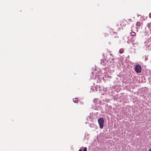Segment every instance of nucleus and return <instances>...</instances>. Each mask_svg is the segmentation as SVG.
I'll use <instances>...</instances> for the list:
<instances>
[{
	"label": "nucleus",
	"mask_w": 151,
	"mask_h": 151,
	"mask_svg": "<svg viewBox=\"0 0 151 151\" xmlns=\"http://www.w3.org/2000/svg\"><path fill=\"white\" fill-rule=\"evenodd\" d=\"M130 19L124 20H122L121 23V25L122 28H125L127 25H128L129 24Z\"/></svg>",
	"instance_id": "obj_1"
},
{
	"label": "nucleus",
	"mask_w": 151,
	"mask_h": 151,
	"mask_svg": "<svg viewBox=\"0 0 151 151\" xmlns=\"http://www.w3.org/2000/svg\"><path fill=\"white\" fill-rule=\"evenodd\" d=\"M98 122L100 128L101 129L104 127V120L103 118H99L98 119Z\"/></svg>",
	"instance_id": "obj_2"
},
{
	"label": "nucleus",
	"mask_w": 151,
	"mask_h": 151,
	"mask_svg": "<svg viewBox=\"0 0 151 151\" xmlns=\"http://www.w3.org/2000/svg\"><path fill=\"white\" fill-rule=\"evenodd\" d=\"M136 72L137 73H140L142 70V68L141 66L139 65H136L135 68Z\"/></svg>",
	"instance_id": "obj_3"
},
{
	"label": "nucleus",
	"mask_w": 151,
	"mask_h": 151,
	"mask_svg": "<svg viewBox=\"0 0 151 151\" xmlns=\"http://www.w3.org/2000/svg\"><path fill=\"white\" fill-rule=\"evenodd\" d=\"M142 23L139 22H137L136 24V26L139 27L142 24Z\"/></svg>",
	"instance_id": "obj_4"
},
{
	"label": "nucleus",
	"mask_w": 151,
	"mask_h": 151,
	"mask_svg": "<svg viewBox=\"0 0 151 151\" xmlns=\"http://www.w3.org/2000/svg\"><path fill=\"white\" fill-rule=\"evenodd\" d=\"M130 35L131 36H135L136 35V34L135 32H131Z\"/></svg>",
	"instance_id": "obj_5"
},
{
	"label": "nucleus",
	"mask_w": 151,
	"mask_h": 151,
	"mask_svg": "<svg viewBox=\"0 0 151 151\" xmlns=\"http://www.w3.org/2000/svg\"><path fill=\"white\" fill-rule=\"evenodd\" d=\"M73 101L75 103H76L78 102V99L76 98H74L73 99Z\"/></svg>",
	"instance_id": "obj_6"
},
{
	"label": "nucleus",
	"mask_w": 151,
	"mask_h": 151,
	"mask_svg": "<svg viewBox=\"0 0 151 151\" xmlns=\"http://www.w3.org/2000/svg\"><path fill=\"white\" fill-rule=\"evenodd\" d=\"M124 52V50L123 49H120L119 50V52L120 53L122 54Z\"/></svg>",
	"instance_id": "obj_7"
},
{
	"label": "nucleus",
	"mask_w": 151,
	"mask_h": 151,
	"mask_svg": "<svg viewBox=\"0 0 151 151\" xmlns=\"http://www.w3.org/2000/svg\"><path fill=\"white\" fill-rule=\"evenodd\" d=\"M130 40L131 42H133L135 40V38L134 37H132L131 38H130Z\"/></svg>",
	"instance_id": "obj_8"
},
{
	"label": "nucleus",
	"mask_w": 151,
	"mask_h": 151,
	"mask_svg": "<svg viewBox=\"0 0 151 151\" xmlns=\"http://www.w3.org/2000/svg\"><path fill=\"white\" fill-rule=\"evenodd\" d=\"M83 151H87V149L86 147H85L84 148Z\"/></svg>",
	"instance_id": "obj_9"
},
{
	"label": "nucleus",
	"mask_w": 151,
	"mask_h": 151,
	"mask_svg": "<svg viewBox=\"0 0 151 151\" xmlns=\"http://www.w3.org/2000/svg\"><path fill=\"white\" fill-rule=\"evenodd\" d=\"M78 151H82V150L81 148L80 149H79Z\"/></svg>",
	"instance_id": "obj_10"
},
{
	"label": "nucleus",
	"mask_w": 151,
	"mask_h": 151,
	"mask_svg": "<svg viewBox=\"0 0 151 151\" xmlns=\"http://www.w3.org/2000/svg\"><path fill=\"white\" fill-rule=\"evenodd\" d=\"M149 151H151V149H150L149 150Z\"/></svg>",
	"instance_id": "obj_11"
},
{
	"label": "nucleus",
	"mask_w": 151,
	"mask_h": 151,
	"mask_svg": "<svg viewBox=\"0 0 151 151\" xmlns=\"http://www.w3.org/2000/svg\"><path fill=\"white\" fill-rule=\"evenodd\" d=\"M151 15V14H150V15Z\"/></svg>",
	"instance_id": "obj_12"
}]
</instances>
